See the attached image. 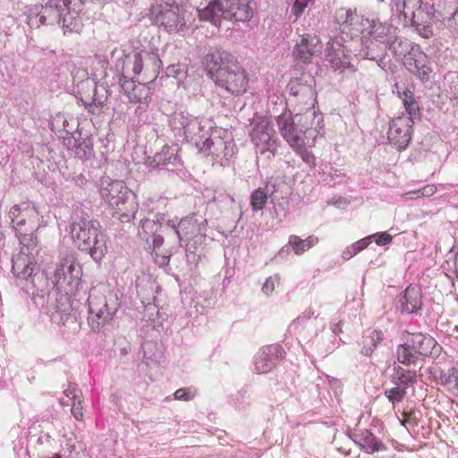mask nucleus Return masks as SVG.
Masks as SVG:
<instances>
[{
	"label": "nucleus",
	"instance_id": "1",
	"mask_svg": "<svg viewBox=\"0 0 458 458\" xmlns=\"http://www.w3.org/2000/svg\"><path fill=\"white\" fill-rule=\"evenodd\" d=\"M11 223L22 245L21 250L13 258L12 272L25 281L31 280L36 268L38 239L35 234L39 226V213L28 203L13 205L9 211Z\"/></svg>",
	"mask_w": 458,
	"mask_h": 458
},
{
	"label": "nucleus",
	"instance_id": "2",
	"mask_svg": "<svg viewBox=\"0 0 458 458\" xmlns=\"http://www.w3.org/2000/svg\"><path fill=\"white\" fill-rule=\"evenodd\" d=\"M202 64L216 85L232 95L245 93L249 86L246 70L237 59L223 49H216L205 55Z\"/></svg>",
	"mask_w": 458,
	"mask_h": 458
},
{
	"label": "nucleus",
	"instance_id": "3",
	"mask_svg": "<svg viewBox=\"0 0 458 458\" xmlns=\"http://www.w3.org/2000/svg\"><path fill=\"white\" fill-rule=\"evenodd\" d=\"M100 195L113 210V216H116L122 223H128L135 217L138 211L136 196L123 181L103 180Z\"/></svg>",
	"mask_w": 458,
	"mask_h": 458
},
{
	"label": "nucleus",
	"instance_id": "4",
	"mask_svg": "<svg viewBox=\"0 0 458 458\" xmlns=\"http://www.w3.org/2000/svg\"><path fill=\"white\" fill-rule=\"evenodd\" d=\"M89 323L92 329L99 330L111 321L120 307L116 291L110 285L99 284L89 294Z\"/></svg>",
	"mask_w": 458,
	"mask_h": 458
},
{
	"label": "nucleus",
	"instance_id": "5",
	"mask_svg": "<svg viewBox=\"0 0 458 458\" xmlns=\"http://www.w3.org/2000/svg\"><path fill=\"white\" fill-rule=\"evenodd\" d=\"M198 12L200 20L211 21L215 25L220 24L222 20L246 22L253 17L250 0H212Z\"/></svg>",
	"mask_w": 458,
	"mask_h": 458
},
{
	"label": "nucleus",
	"instance_id": "6",
	"mask_svg": "<svg viewBox=\"0 0 458 458\" xmlns=\"http://www.w3.org/2000/svg\"><path fill=\"white\" fill-rule=\"evenodd\" d=\"M71 237L79 250L89 252L93 259H100L106 251L105 236L97 220L81 217L73 221Z\"/></svg>",
	"mask_w": 458,
	"mask_h": 458
},
{
	"label": "nucleus",
	"instance_id": "7",
	"mask_svg": "<svg viewBox=\"0 0 458 458\" xmlns=\"http://www.w3.org/2000/svg\"><path fill=\"white\" fill-rule=\"evenodd\" d=\"M162 62L156 53L134 49L125 54L122 63L123 75H141L142 80L153 82L158 76Z\"/></svg>",
	"mask_w": 458,
	"mask_h": 458
},
{
	"label": "nucleus",
	"instance_id": "8",
	"mask_svg": "<svg viewBox=\"0 0 458 458\" xmlns=\"http://www.w3.org/2000/svg\"><path fill=\"white\" fill-rule=\"evenodd\" d=\"M153 22L168 33H176L185 27L183 9L172 0H156L149 10Z\"/></svg>",
	"mask_w": 458,
	"mask_h": 458
},
{
	"label": "nucleus",
	"instance_id": "9",
	"mask_svg": "<svg viewBox=\"0 0 458 458\" xmlns=\"http://www.w3.org/2000/svg\"><path fill=\"white\" fill-rule=\"evenodd\" d=\"M309 116L310 115L307 113L296 114L294 116H292L291 114L283 113L278 116V129L284 139L292 148H300L301 141L303 140L301 137V133L303 132L304 129H308L306 121Z\"/></svg>",
	"mask_w": 458,
	"mask_h": 458
},
{
	"label": "nucleus",
	"instance_id": "10",
	"mask_svg": "<svg viewBox=\"0 0 458 458\" xmlns=\"http://www.w3.org/2000/svg\"><path fill=\"white\" fill-rule=\"evenodd\" d=\"M398 10L406 23L419 27H428L432 24L434 13L432 6L423 4L422 0H403Z\"/></svg>",
	"mask_w": 458,
	"mask_h": 458
},
{
	"label": "nucleus",
	"instance_id": "11",
	"mask_svg": "<svg viewBox=\"0 0 458 458\" xmlns=\"http://www.w3.org/2000/svg\"><path fill=\"white\" fill-rule=\"evenodd\" d=\"M323 45L318 36L303 34L296 43L293 56L296 64L308 65L322 54Z\"/></svg>",
	"mask_w": 458,
	"mask_h": 458
},
{
	"label": "nucleus",
	"instance_id": "12",
	"mask_svg": "<svg viewBox=\"0 0 458 458\" xmlns=\"http://www.w3.org/2000/svg\"><path fill=\"white\" fill-rule=\"evenodd\" d=\"M250 139L260 153L268 151L275 155L277 142L275 138V130L268 121L261 120L257 123L250 132Z\"/></svg>",
	"mask_w": 458,
	"mask_h": 458
},
{
	"label": "nucleus",
	"instance_id": "13",
	"mask_svg": "<svg viewBox=\"0 0 458 458\" xmlns=\"http://www.w3.org/2000/svg\"><path fill=\"white\" fill-rule=\"evenodd\" d=\"M414 120L398 116L390 123L387 138L391 144L398 148H404L411 140V129Z\"/></svg>",
	"mask_w": 458,
	"mask_h": 458
},
{
	"label": "nucleus",
	"instance_id": "14",
	"mask_svg": "<svg viewBox=\"0 0 458 458\" xmlns=\"http://www.w3.org/2000/svg\"><path fill=\"white\" fill-rule=\"evenodd\" d=\"M120 81L124 94L131 103H146L152 94L148 86L150 82L145 81L136 84L132 79H128L126 75H123Z\"/></svg>",
	"mask_w": 458,
	"mask_h": 458
},
{
	"label": "nucleus",
	"instance_id": "15",
	"mask_svg": "<svg viewBox=\"0 0 458 458\" xmlns=\"http://www.w3.org/2000/svg\"><path fill=\"white\" fill-rule=\"evenodd\" d=\"M411 350L423 356H437L439 354L441 346L429 335L417 333L410 334L407 339Z\"/></svg>",
	"mask_w": 458,
	"mask_h": 458
},
{
	"label": "nucleus",
	"instance_id": "16",
	"mask_svg": "<svg viewBox=\"0 0 458 458\" xmlns=\"http://www.w3.org/2000/svg\"><path fill=\"white\" fill-rule=\"evenodd\" d=\"M81 275V267L75 262L72 256L64 257L56 271L55 278L57 284H72L75 280H78Z\"/></svg>",
	"mask_w": 458,
	"mask_h": 458
},
{
	"label": "nucleus",
	"instance_id": "17",
	"mask_svg": "<svg viewBox=\"0 0 458 458\" xmlns=\"http://www.w3.org/2000/svg\"><path fill=\"white\" fill-rule=\"evenodd\" d=\"M289 88L291 95L296 98L297 104L303 105L307 108L313 106L316 93L310 85L301 83L296 80L290 81Z\"/></svg>",
	"mask_w": 458,
	"mask_h": 458
},
{
	"label": "nucleus",
	"instance_id": "18",
	"mask_svg": "<svg viewBox=\"0 0 458 458\" xmlns=\"http://www.w3.org/2000/svg\"><path fill=\"white\" fill-rule=\"evenodd\" d=\"M394 88L397 96L402 99L403 106L409 114L408 118L412 120L420 119V109L413 92L408 89H402L398 83L394 84Z\"/></svg>",
	"mask_w": 458,
	"mask_h": 458
},
{
	"label": "nucleus",
	"instance_id": "19",
	"mask_svg": "<svg viewBox=\"0 0 458 458\" xmlns=\"http://www.w3.org/2000/svg\"><path fill=\"white\" fill-rule=\"evenodd\" d=\"M356 437L357 444L366 453L363 456H370L375 453H379V451L385 450V445L369 430H361L358 435H356Z\"/></svg>",
	"mask_w": 458,
	"mask_h": 458
},
{
	"label": "nucleus",
	"instance_id": "20",
	"mask_svg": "<svg viewBox=\"0 0 458 458\" xmlns=\"http://www.w3.org/2000/svg\"><path fill=\"white\" fill-rule=\"evenodd\" d=\"M228 143L219 135L212 134L208 138L201 147V151L207 156L219 158L227 156Z\"/></svg>",
	"mask_w": 458,
	"mask_h": 458
},
{
	"label": "nucleus",
	"instance_id": "21",
	"mask_svg": "<svg viewBox=\"0 0 458 458\" xmlns=\"http://www.w3.org/2000/svg\"><path fill=\"white\" fill-rule=\"evenodd\" d=\"M400 301L403 312L413 313L421 308V294L416 287L409 286L405 289Z\"/></svg>",
	"mask_w": 458,
	"mask_h": 458
},
{
	"label": "nucleus",
	"instance_id": "22",
	"mask_svg": "<svg viewBox=\"0 0 458 458\" xmlns=\"http://www.w3.org/2000/svg\"><path fill=\"white\" fill-rule=\"evenodd\" d=\"M407 68L420 77L422 81H428L431 73L426 56L420 55L416 58H407L405 62Z\"/></svg>",
	"mask_w": 458,
	"mask_h": 458
},
{
	"label": "nucleus",
	"instance_id": "23",
	"mask_svg": "<svg viewBox=\"0 0 458 458\" xmlns=\"http://www.w3.org/2000/svg\"><path fill=\"white\" fill-rule=\"evenodd\" d=\"M439 383L451 394L458 396V369L451 367L446 370H442Z\"/></svg>",
	"mask_w": 458,
	"mask_h": 458
},
{
	"label": "nucleus",
	"instance_id": "24",
	"mask_svg": "<svg viewBox=\"0 0 458 458\" xmlns=\"http://www.w3.org/2000/svg\"><path fill=\"white\" fill-rule=\"evenodd\" d=\"M395 28L393 26L382 23L380 21H372L370 26L369 35L372 38L383 42L389 43L392 39V35L394 33Z\"/></svg>",
	"mask_w": 458,
	"mask_h": 458
},
{
	"label": "nucleus",
	"instance_id": "25",
	"mask_svg": "<svg viewBox=\"0 0 458 458\" xmlns=\"http://www.w3.org/2000/svg\"><path fill=\"white\" fill-rule=\"evenodd\" d=\"M318 242V238L314 235H310L304 240L294 234L289 237V245L292 246L297 255L304 253L306 250L315 246Z\"/></svg>",
	"mask_w": 458,
	"mask_h": 458
},
{
	"label": "nucleus",
	"instance_id": "26",
	"mask_svg": "<svg viewBox=\"0 0 458 458\" xmlns=\"http://www.w3.org/2000/svg\"><path fill=\"white\" fill-rule=\"evenodd\" d=\"M276 347L270 346L264 350L262 353L257 357L255 366L256 369L259 373H267L275 367L276 362L268 358V355L276 352Z\"/></svg>",
	"mask_w": 458,
	"mask_h": 458
},
{
	"label": "nucleus",
	"instance_id": "27",
	"mask_svg": "<svg viewBox=\"0 0 458 458\" xmlns=\"http://www.w3.org/2000/svg\"><path fill=\"white\" fill-rule=\"evenodd\" d=\"M268 192L267 188H258L250 195V207L253 211L262 210L267 202Z\"/></svg>",
	"mask_w": 458,
	"mask_h": 458
},
{
	"label": "nucleus",
	"instance_id": "28",
	"mask_svg": "<svg viewBox=\"0 0 458 458\" xmlns=\"http://www.w3.org/2000/svg\"><path fill=\"white\" fill-rule=\"evenodd\" d=\"M79 392L80 391L74 386H69L64 392L67 396L72 395V398L73 399V403L72 404V413L77 420H81L83 418L81 405L82 401L78 394Z\"/></svg>",
	"mask_w": 458,
	"mask_h": 458
},
{
	"label": "nucleus",
	"instance_id": "29",
	"mask_svg": "<svg viewBox=\"0 0 458 458\" xmlns=\"http://www.w3.org/2000/svg\"><path fill=\"white\" fill-rule=\"evenodd\" d=\"M411 350V344L408 341L403 344L398 345L396 350V359L398 362L404 365L414 364L416 357Z\"/></svg>",
	"mask_w": 458,
	"mask_h": 458
},
{
	"label": "nucleus",
	"instance_id": "30",
	"mask_svg": "<svg viewBox=\"0 0 458 458\" xmlns=\"http://www.w3.org/2000/svg\"><path fill=\"white\" fill-rule=\"evenodd\" d=\"M369 340V346L364 345L361 352L366 356H371L374 349L380 344L384 339V333L381 330H372L369 335L367 337Z\"/></svg>",
	"mask_w": 458,
	"mask_h": 458
},
{
	"label": "nucleus",
	"instance_id": "31",
	"mask_svg": "<svg viewBox=\"0 0 458 458\" xmlns=\"http://www.w3.org/2000/svg\"><path fill=\"white\" fill-rule=\"evenodd\" d=\"M159 227L160 225L156 221L149 218H145L141 220L140 230L139 233L143 239L148 241L150 236H153L155 233H157Z\"/></svg>",
	"mask_w": 458,
	"mask_h": 458
},
{
	"label": "nucleus",
	"instance_id": "32",
	"mask_svg": "<svg viewBox=\"0 0 458 458\" xmlns=\"http://www.w3.org/2000/svg\"><path fill=\"white\" fill-rule=\"evenodd\" d=\"M420 419L417 416V412L414 410H404L402 412V418L400 419L401 424L407 429H413L418 426Z\"/></svg>",
	"mask_w": 458,
	"mask_h": 458
},
{
	"label": "nucleus",
	"instance_id": "33",
	"mask_svg": "<svg viewBox=\"0 0 458 458\" xmlns=\"http://www.w3.org/2000/svg\"><path fill=\"white\" fill-rule=\"evenodd\" d=\"M335 20L340 25H352L356 14L350 8H339L335 12Z\"/></svg>",
	"mask_w": 458,
	"mask_h": 458
},
{
	"label": "nucleus",
	"instance_id": "34",
	"mask_svg": "<svg viewBox=\"0 0 458 458\" xmlns=\"http://www.w3.org/2000/svg\"><path fill=\"white\" fill-rule=\"evenodd\" d=\"M437 191V186L435 184H428L420 190L410 191L403 194V197L407 199H414L420 197H430Z\"/></svg>",
	"mask_w": 458,
	"mask_h": 458
},
{
	"label": "nucleus",
	"instance_id": "35",
	"mask_svg": "<svg viewBox=\"0 0 458 458\" xmlns=\"http://www.w3.org/2000/svg\"><path fill=\"white\" fill-rule=\"evenodd\" d=\"M397 374L400 383L403 386H413L417 382V374L415 370L403 369L399 368Z\"/></svg>",
	"mask_w": 458,
	"mask_h": 458
},
{
	"label": "nucleus",
	"instance_id": "36",
	"mask_svg": "<svg viewBox=\"0 0 458 458\" xmlns=\"http://www.w3.org/2000/svg\"><path fill=\"white\" fill-rule=\"evenodd\" d=\"M293 148H294L296 153L301 156V157L303 160V162H305L310 167H315L316 166V157L312 153V151L308 150L307 148H304L303 140L301 141L300 148L293 147Z\"/></svg>",
	"mask_w": 458,
	"mask_h": 458
},
{
	"label": "nucleus",
	"instance_id": "37",
	"mask_svg": "<svg viewBox=\"0 0 458 458\" xmlns=\"http://www.w3.org/2000/svg\"><path fill=\"white\" fill-rule=\"evenodd\" d=\"M385 394L392 403H400L406 395V390L404 387L395 386L386 390Z\"/></svg>",
	"mask_w": 458,
	"mask_h": 458
},
{
	"label": "nucleus",
	"instance_id": "38",
	"mask_svg": "<svg viewBox=\"0 0 458 458\" xmlns=\"http://www.w3.org/2000/svg\"><path fill=\"white\" fill-rule=\"evenodd\" d=\"M330 64L335 70L344 71L346 69H351L352 72L355 71L353 65L351 64L348 57L346 56H344L343 58L334 56L330 59Z\"/></svg>",
	"mask_w": 458,
	"mask_h": 458
},
{
	"label": "nucleus",
	"instance_id": "39",
	"mask_svg": "<svg viewBox=\"0 0 458 458\" xmlns=\"http://www.w3.org/2000/svg\"><path fill=\"white\" fill-rule=\"evenodd\" d=\"M197 394V390L194 387L180 388L177 389L174 394V399L180 401H191Z\"/></svg>",
	"mask_w": 458,
	"mask_h": 458
},
{
	"label": "nucleus",
	"instance_id": "40",
	"mask_svg": "<svg viewBox=\"0 0 458 458\" xmlns=\"http://www.w3.org/2000/svg\"><path fill=\"white\" fill-rule=\"evenodd\" d=\"M315 0H294L292 7V13L299 18L308 7L310 4H312Z\"/></svg>",
	"mask_w": 458,
	"mask_h": 458
},
{
	"label": "nucleus",
	"instance_id": "41",
	"mask_svg": "<svg viewBox=\"0 0 458 458\" xmlns=\"http://www.w3.org/2000/svg\"><path fill=\"white\" fill-rule=\"evenodd\" d=\"M369 237H370V239L374 238L375 239V242L377 245H386V244H389L392 242V240H393L392 235L389 234L386 232L377 233H375V234H373V235H371Z\"/></svg>",
	"mask_w": 458,
	"mask_h": 458
},
{
	"label": "nucleus",
	"instance_id": "42",
	"mask_svg": "<svg viewBox=\"0 0 458 458\" xmlns=\"http://www.w3.org/2000/svg\"><path fill=\"white\" fill-rule=\"evenodd\" d=\"M370 243V237H366L361 240L357 241L355 243L352 244V249H354V251L360 252L364 249H366L369 244Z\"/></svg>",
	"mask_w": 458,
	"mask_h": 458
},
{
	"label": "nucleus",
	"instance_id": "43",
	"mask_svg": "<svg viewBox=\"0 0 458 458\" xmlns=\"http://www.w3.org/2000/svg\"><path fill=\"white\" fill-rule=\"evenodd\" d=\"M275 289V283L272 277L266 280L262 286V291L267 294H270Z\"/></svg>",
	"mask_w": 458,
	"mask_h": 458
},
{
	"label": "nucleus",
	"instance_id": "44",
	"mask_svg": "<svg viewBox=\"0 0 458 458\" xmlns=\"http://www.w3.org/2000/svg\"><path fill=\"white\" fill-rule=\"evenodd\" d=\"M152 238V244L154 249L159 248L164 244V238L160 234L155 233Z\"/></svg>",
	"mask_w": 458,
	"mask_h": 458
},
{
	"label": "nucleus",
	"instance_id": "45",
	"mask_svg": "<svg viewBox=\"0 0 458 458\" xmlns=\"http://www.w3.org/2000/svg\"><path fill=\"white\" fill-rule=\"evenodd\" d=\"M345 254H346L347 258H350L352 256L358 254V251H354V249H352V244L350 247H348Z\"/></svg>",
	"mask_w": 458,
	"mask_h": 458
},
{
	"label": "nucleus",
	"instance_id": "46",
	"mask_svg": "<svg viewBox=\"0 0 458 458\" xmlns=\"http://www.w3.org/2000/svg\"><path fill=\"white\" fill-rule=\"evenodd\" d=\"M86 148L89 149V154L91 155L92 154V151H93V148H92V146L90 145H86Z\"/></svg>",
	"mask_w": 458,
	"mask_h": 458
},
{
	"label": "nucleus",
	"instance_id": "47",
	"mask_svg": "<svg viewBox=\"0 0 458 458\" xmlns=\"http://www.w3.org/2000/svg\"><path fill=\"white\" fill-rule=\"evenodd\" d=\"M163 261H164L163 262L164 264H168L169 259L167 258H165V257H163Z\"/></svg>",
	"mask_w": 458,
	"mask_h": 458
},
{
	"label": "nucleus",
	"instance_id": "48",
	"mask_svg": "<svg viewBox=\"0 0 458 458\" xmlns=\"http://www.w3.org/2000/svg\"><path fill=\"white\" fill-rule=\"evenodd\" d=\"M456 277L458 278V269L455 271Z\"/></svg>",
	"mask_w": 458,
	"mask_h": 458
}]
</instances>
